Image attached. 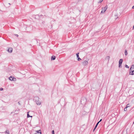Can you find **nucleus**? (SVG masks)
<instances>
[{
  "label": "nucleus",
  "instance_id": "obj_31",
  "mask_svg": "<svg viewBox=\"0 0 134 134\" xmlns=\"http://www.w3.org/2000/svg\"><path fill=\"white\" fill-rule=\"evenodd\" d=\"M16 36L17 37H18V35L17 34H16Z\"/></svg>",
  "mask_w": 134,
  "mask_h": 134
},
{
  "label": "nucleus",
  "instance_id": "obj_5",
  "mask_svg": "<svg viewBox=\"0 0 134 134\" xmlns=\"http://www.w3.org/2000/svg\"><path fill=\"white\" fill-rule=\"evenodd\" d=\"M8 51L10 53H11L12 52V48H9L8 49Z\"/></svg>",
  "mask_w": 134,
  "mask_h": 134
},
{
  "label": "nucleus",
  "instance_id": "obj_2",
  "mask_svg": "<svg viewBox=\"0 0 134 134\" xmlns=\"http://www.w3.org/2000/svg\"><path fill=\"white\" fill-rule=\"evenodd\" d=\"M108 8V6L106 5L104 7L102 8L101 13H104L105 12L106 10Z\"/></svg>",
  "mask_w": 134,
  "mask_h": 134
},
{
  "label": "nucleus",
  "instance_id": "obj_21",
  "mask_svg": "<svg viewBox=\"0 0 134 134\" xmlns=\"http://www.w3.org/2000/svg\"><path fill=\"white\" fill-rule=\"evenodd\" d=\"M52 134H54V130H53L52 131Z\"/></svg>",
  "mask_w": 134,
  "mask_h": 134
},
{
  "label": "nucleus",
  "instance_id": "obj_29",
  "mask_svg": "<svg viewBox=\"0 0 134 134\" xmlns=\"http://www.w3.org/2000/svg\"><path fill=\"white\" fill-rule=\"evenodd\" d=\"M13 79H14V80H15V81L16 80V79L15 78H14V77H13Z\"/></svg>",
  "mask_w": 134,
  "mask_h": 134
},
{
  "label": "nucleus",
  "instance_id": "obj_3",
  "mask_svg": "<svg viewBox=\"0 0 134 134\" xmlns=\"http://www.w3.org/2000/svg\"><path fill=\"white\" fill-rule=\"evenodd\" d=\"M88 63V62L87 61L85 60L82 62V64L84 66H85L87 65Z\"/></svg>",
  "mask_w": 134,
  "mask_h": 134
},
{
  "label": "nucleus",
  "instance_id": "obj_16",
  "mask_svg": "<svg viewBox=\"0 0 134 134\" xmlns=\"http://www.w3.org/2000/svg\"><path fill=\"white\" fill-rule=\"evenodd\" d=\"M126 107H127V108H128L129 107H130V106H129V104H127V105H126Z\"/></svg>",
  "mask_w": 134,
  "mask_h": 134
},
{
  "label": "nucleus",
  "instance_id": "obj_28",
  "mask_svg": "<svg viewBox=\"0 0 134 134\" xmlns=\"http://www.w3.org/2000/svg\"><path fill=\"white\" fill-rule=\"evenodd\" d=\"M18 104L19 105H20V102H18Z\"/></svg>",
  "mask_w": 134,
  "mask_h": 134
},
{
  "label": "nucleus",
  "instance_id": "obj_32",
  "mask_svg": "<svg viewBox=\"0 0 134 134\" xmlns=\"http://www.w3.org/2000/svg\"><path fill=\"white\" fill-rule=\"evenodd\" d=\"M102 120V119H101L98 122H99V123Z\"/></svg>",
  "mask_w": 134,
  "mask_h": 134
},
{
  "label": "nucleus",
  "instance_id": "obj_20",
  "mask_svg": "<svg viewBox=\"0 0 134 134\" xmlns=\"http://www.w3.org/2000/svg\"><path fill=\"white\" fill-rule=\"evenodd\" d=\"M103 0H100L99 2H98V3H101L103 1Z\"/></svg>",
  "mask_w": 134,
  "mask_h": 134
},
{
  "label": "nucleus",
  "instance_id": "obj_4",
  "mask_svg": "<svg viewBox=\"0 0 134 134\" xmlns=\"http://www.w3.org/2000/svg\"><path fill=\"white\" fill-rule=\"evenodd\" d=\"M134 71V65H132L131 66L130 69V71Z\"/></svg>",
  "mask_w": 134,
  "mask_h": 134
},
{
  "label": "nucleus",
  "instance_id": "obj_25",
  "mask_svg": "<svg viewBox=\"0 0 134 134\" xmlns=\"http://www.w3.org/2000/svg\"><path fill=\"white\" fill-rule=\"evenodd\" d=\"M96 128V127H95L93 130V131H94L95 130Z\"/></svg>",
  "mask_w": 134,
  "mask_h": 134
},
{
  "label": "nucleus",
  "instance_id": "obj_7",
  "mask_svg": "<svg viewBox=\"0 0 134 134\" xmlns=\"http://www.w3.org/2000/svg\"><path fill=\"white\" fill-rule=\"evenodd\" d=\"M134 74V71H130V74L131 75H133Z\"/></svg>",
  "mask_w": 134,
  "mask_h": 134
},
{
  "label": "nucleus",
  "instance_id": "obj_6",
  "mask_svg": "<svg viewBox=\"0 0 134 134\" xmlns=\"http://www.w3.org/2000/svg\"><path fill=\"white\" fill-rule=\"evenodd\" d=\"M79 53H77L76 54V55L77 57L78 58V60L80 61V60H81V59L79 57Z\"/></svg>",
  "mask_w": 134,
  "mask_h": 134
},
{
  "label": "nucleus",
  "instance_id": "obj_11",
  "mask_svg": "<svg viewBox=\"0 0 134 134\" xmlns=\"http://www.w3.org/2000/svg\"><path fill=\"white\" fill-rule=\"evenodd\" d=\"M4 132L6 133V134H10L9 131L8 130H6Z\"/></svg>",
  "mask_w": 134,
  "mask_h": 134
},
{
  "label": "nucleus",
  "instance_id": "obj_23",
  "mask_svg": "<svg viewBox=\"0 0 134 134\" xmlns=\"http://www.w3.org/2000/svg\"><path fill=\"white\" fill-rule=\"evenodd\" d=\"M107 59H108V60H109V58H110V57L109 56H108L107 57Z\"/></svg>",
  "mask_w": 134,
  "mask_h": 134
},
{
  "label": "nucleus",
  "instance_id": "obj_19",
  "mask_svg": "<svg viewBox=\"0 0 134 134\" xmlns=\"http://www.w3.org/2000/svg\"><path fill=\"white\" fill-rule=\"evenodd\" d=\"M99 123V122H98L97 123V124H96V126H95V127H97V126H98Z\"/></svg>",
  "mask_w": 134,
  "mask_h": 134
},
{
  "label": "nucleus",
  "instance_id": "obj_27",
  "mask_svg": "<svg viewBox=\"0 0 134 134\" xmlns=\"http://www.w3.org/2000/svg\"><path fill=\"white\" fill-rule=\"evenodd\" d=\"M96 128V127H95L93 130V131H94L95 130Z\"/></svg>",
  "mask_w": 134,
  "mask_h": 134
},
{
  "label": "nucleus",
  "instance_id": "obj_24",
  "mask_svg": "<svg viewBox=\"0 0 134 134\" xmlns=\"http://www.w3.org/2000/svg\"><path fill=\"white\" fill-rule=\"evenodd\" d=\"M3 88H0V91H2L3 90Z\"/></svg>",
  "mask_w": 134,
  "mask_h": 134
},
{
  "label": "nucleus",
  "instance_id": "obj_18",
  "mask_svg": "<svg viewBox=\"0 0 134 134\" xmlns=\"http://www.w3.org/2000/svg\"><path fill=\"white\" fill-rule=\"evenodd\" d=\"M125 67L127 68H129V66L127 65H125Z\"/></svg>",
  "mask_w": 134,
  "mask_h": 134
},
{
  "label": "nucleus",
  "instance_id": "obj_13",
  "mask_svg": "<svg viewBox=\"0 0 134 134\" xmlns=\"http://www.w3.org/2000/svg\"><path fill=\"white\" fill-rule=\"evenodd\" d=\"M29 112H27V118H29V117H32V116H30L29 114Z\"/></svg>",
  "mask_w": 134,
  "mask_h": 134
},
{
  "label": "nucleus",
  "instance_id": "obj_22",
  "mask_svg": "<svg viewBox=\"0 0 134 134\" xmlns=\"http://www.w3.org/2000/svg\"><path fill=\"white\" fill-rule=\"evenodd\" d=\"M38 113L40 114H41V110H39L38 111Z\"/></svg>",
  "mask_w": 134,
  "mask_h": 134
},
{
  "label": "nucleus",
  "instance_id": "obj_30",
  "mask_svg": "<svg viewBox=\"0 0 134 134\" xmlns=\"http://www.w3.org/2000/svg\"><path fill=\"white\" fill-rule=\"evenodd\" d=\"M132 9H134V5L133 6H132Z\"/></svg>",
  "mask_w": 134,
  "mask_h": 134
},
{
  "label": "nucleus",
  "instance_id": "obj_34",
  "mask_svg": "<svg viewBox=\"0 0 134 134\" xmlns=\"http://www.w3.org/2000/svg\"><path fill=\"white\" fill-rule=\"evenodd\" d=\"M9 4L10 5V3H9Z\"/></svg>",
  "mask_w": 134,
  "mask_h": 134
},
{
  "label": "nucleus",
  "instance_id": "obj_15",
  "mask_svg": "<svg viewBox=\"0 0 134 134\" xmlns=\"http://www.w3.org/2000/svg\"><path fill=\"white\" fill-rule=\"evenodd\" d=\"M127 107H126L124 109V111H126L127 110Z\"/></svg>",
  "mask_w": 134,
  "mask_h": 134
},
{
  "label": "nucleus",
  "instance_id": "obj_17",
  "mask_svg": "<svg viewBox=\"0 0 134 134\" xmlns=\"http://www.w3.org/2000/svg\"><path fill=\"white\" fill-rule=\"evenodd\" d=\"M121 67V64L119 63V67Z\"/></svg>",
  "mask_w": 134,
  "mask_h": 134
},
{
  "label": "nucleus",
  "instance_id": "obj_12",
  "mask_svg": "<svg viewBox=\"0 0 134 134\" xmlns=\"http://www.w3.org/2000/svg\"><path fill=\"white\" fill-rule=\"evenodd\" d=\"M123 62V60L122 59H120L119 61V63L121 64Z\"/></svg>",
  "mask_w": 134,
  "mask_h": 134
},
{
  "label": "nucleus",
  "instance_id": "obj_26",
  "mask_svg": "<svg viewBox=\"0 0 134 134\" xmlns=\"http://www.w3.org/2000/svg\"><path fill=\"white\" fill-rule=\"evenodd\" d=\"M96 128V127H95L93 130V131H94L95 130Z\"/></svg>",
  "mask_w": 134,
  "mask_h": 134
},
{
  "label": "nucleus",
  "instance_id": "obj_1",
  "mask_svg": "<svg viewBox=\"0 0 134 134\" xmlns=\"http://www.w3.org/2000/svg\"><path fill=\"white\" fill-rule=\"evenodd\" d=\"M36 104L37 105H40L41 104V102L39 100V98L37 97H35L34 98Z\"/></svg>",
  "mask_w": 134,
  "mask_h": 134
},
{
  "label": "nucleus",
  "instance_id": "obj_14",
  "mask_svg": "<svg viewBox=\"0 0 134 134\" xmlns=\"http://www.w3.org/2000/svg\"><path fill=\"white\" fill-rule=\"evenodd\" d=\"M125 55H127V50H125Z\"/></svg>",
  "mask_w": 134,
  "mask_h": 134
},
{
  "label": "nucleus",
  "instance_id": "obj_10",
  "mask_svg": "<svg viewBox=\"0 0 134 134\" xmlns=\"http://www.w3.org/2000/svg\"><path fill=\"white\" fill-rule=\"evenodd\" d=\"M56 58V57L55 56L53 55L51 57V60H54Z\"/></svg>",
  "mask_w": 134,
  "mask_h": 134
},
{
  "label": "nucleus",
  "instance_id": "obj_33",
  "mask_svg": "<svg viewBox=\"0 0 134 134\" xmlns=\"http://www.w3.org/2000/svg\"><path fill=\"white\" fill-rule=\"evenodd\" d=\"M38 15H36V17H38Z\"/></svg>",
  "mask_w": 134,
  "mask_h": 134
},
{
  "label": "nucleus",
  "instance_id": "obj_8",
  "mask_svg": "<svg viewBox=\"0 0 134 134\" xmlns=\"http://www.w3.org/2000/svg\"><path fill=\"white\" fill-rule=\"evenodd\" d=\"M36 132H37V133H35V134H37V133H40V134H41V131L40 130L36 131Z\"/></svg>",
  "mask_w": 134,
  "mask_h": 134
},
{
  "label": "nucleus",
  "instance_id": "obj_9",
  "mask_svg": "<svg viewBox=\"0 0 134 134\" xmlns=\"http://www.w3.org/2000/svg\"><path fill=\"white\" fill-rule=\"evenodd\" d=\"M9 79L11 81H15L14 80L13 77H12L11 76L9 77Z\"/></svg>",
  "mask_w": 134,
  "mask_h": 134
}]
</instances>
